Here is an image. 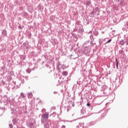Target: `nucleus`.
Segmentation results:
<instances>
[{
	"instance_id": "1",
	"label": "nucleus",
	"mask_w": 128,
	"mask_h": 128,
	"mask_svg": "<svg viewBox=\"0 0 128 128\" xmlns=\"http://www.w3.org/2000/svg\"><path fill=\"white\" fill-rule=\"evenodd\" d=\"M27 126L30 128H36V120L34 118H29L26 122Z\"/></svg>"
},
{
	"instance_id": "2",
	"label": "nucleus",
	"mask_w": 128,
	"mask_h": 128,
	"mask_svg": "<svg viewBox=\"0 0 128 128\" xmlns=\"http://www.w3.org/2000/svg\"><path fill=\"white\" fill-rule=\"evenodd\" d=\"M48 112H45L44 114H42V124H44V122H46V120H48Z\"/></svg>"
},
{
	"instance_id": "3",
	"label": "nucleus",
	"mask_w": 128,
	"mask_h": 128,
	"mask_svg": "<svg viewBox=\"0 0 128 128\" xmlns=\"http://www.w3.org/2000/svg\"><path fill=\"white\" fill-rule=\"evenodd\" d=\"M44 128H50V122H45V123L44 122Z\"/></svg>"
},
{
	"instance_id": "4",
	"label": "nucleus",
	"mask_w": 128,
	"mask_h": 128,
	"mask_svg": "<svg viewBox=\"0 0 128 128\" xmlns=\"http://www.w3.org/2000/svg\"><path fill=\"white\" fill-rule=\"evenodd\" d=\"M60 66H61V68H64V64L60 65V64H58V66H57V68L58 70H62V68L60 67Z\"/></svg>"
},
{
	"instance_id": "5",
	"label": "nucleus",
	"mask_w": 128,
	"mask_h": 128,
	"mask_svg": "<svg viewBox=\"0 0 128 128\" xmlns=\"http://www.w3.org/2000/svg\"><path fill=\"white\" fill-rule=\"evenodd\" d=\"M120 46H124V40H121L120 41Z\"/></svg>"
},
{
	"instance_id": "6",
	"label": "nucleus",
	"mask_w": 128,
	"mask_h": 128,
	"mask_svg": "<svg viewBox=\"0 0 128 128\" xmlns=\"http://www.w3.org/2000/svg\"><path fill=\"white\" fill-rule=\"evenodd\" d=\"M32 96V93L30 92L28 94V98H30Z\"/></svg>"
},
{
	"instance_id": "7",
	"label": "nucleus",
	"mask_w": 128,
	"mask_h": 128,
	"mask_svg": "<svg viewBox=\"0 0 128 128\" xmlns=\"http://www.w3.org/2000/svg\"><path fill=\"white\" fill-rule=\"evenodd\" d=\"M62 74L64 76H68V72H66V71H64L62 72Z\"/></svg>"
},
{
	"instance_id": "8",
	"label": "nucleus",
	"mask_w": 128,
	"mask_h": 128,
	"mask_svg": "<svg viewBox=\"0 0 128 128\" xmlns=\"http://www.w3.org/2000/svg\"><path fill=\"white\" fill-rule=\"evenodd\" d=\"M2 34L4 35V36H6V30H2Z\"/></svg>"
},
{
	"instance_id": "9",
	"label": "nucleus",
	"mask_w": 128,
	"mask_h": 128,
	"mask_svg": "<svg viewBox=\"0 0 128 128\" xmlns=\"http://www.w3.org/2000/svg\"><path fill=\"white\" fill-rule=\"evenodd\" d=\"M20 96H21L22 98H26V95L22 92L20 93Z\"/></svg>"
},
{
	"instance_id": "10",
	"label": "nucleus",
	"mask_w": 128,
	"mask_h": 128,
	"mask_svg": "<svg viewBox=\"0 0 128 128\" xmlns=\"http://www.w3.org/2000/svg\"><path fill=\"white\" fill-rule=\"evenodd\" d=\"M24 77L21 78V83L24 84Z\"/></svg>"
},
{
	"instance_id": "11",
	"label": "nucleus",
	"mask_w": 128,
	"mask_h": 128,
	"mask_svg": "<svg viewBox=\"0 0 128 128\" xmlns=\"http://www.w3.org/2000/svg\"><path fill=\"white\" fill-rule=\"evenodd\" d=\"M96 124V122H91L89 123L90 126H94Z\"/></svg>"
},
{
	"instance_id": "12",
	"label": "nucleus",
	"mask_w": 128,
	"mask_h": 128,
	"mask_svg": "<svg viewBox=\"0 0 128 128\" xmlns=\"http://www.w3.org/2000/svg\"><path fill=\"white\" fill-rule=\"evenodd\" d=\"M76 84H74L72 87V90H76Z\"/></svg>"
},
{
	"instance_id": "13",
	"label": "nucleus",
	"mask_w": 128,
	"mask_h": 128,
	"mask_svg": "<svg viewBox=\"0 0 128 128\" xmlns=\"http://www.w3.org/2000/svg\"><path fill=\"white\" fill-rule=\"evenodd\" d=\"M12 122L14 124H16V123L18 122V121L16 120V119H13L12 120Z\"/></svg>"
},
{
	"instance_id": "14",
	"label": "nucleus",
	"mask_w": 128,
	"mask_h": 128,
	"mask_svg": "<svg viewBox=\"0 0 128 128\" xmlns=\"http://www.w3.org/2000/svg\"><path fill=\"white\" fill-rule=\"evenodd\" d=\"M98 42H99L100 44H102V42H104V40L99 39Z\"/></svg>"
},
{
	"instance_id": "15",
	"label": "nucleus",
	"mask_w": 128,
	"mask_h": 128,
	"mask_svg": "<svg viewBox=\"0 0 128 128\" xmlns=\"http://www.w3.org/2000/svg\"><path fill=\"white\" fill-rule=\"evenodd\" d=\"M90 4H91L90 1H86V6H90Z\"/></svg>"
},
{
	"instance_id": "16",
	"label": "nucleus",
	"mask_w": 128,
	"mask_h": 128,
	"mask_svg": "<svg viewBox=\"0 0 128 128\" xmlns=\"http://www.w3.org/2000/svg\"><path fill=\"white\" fill-rule=\"evenodd\" d=\"M26 72H28V74H30V72H32V70H30V69H27V70H26Z\"/></svg>"
},
{
	"instance_id": "17",
	"label": "nucleus",
	"mask_w": 128,
	"mask_h": 128,
	"mask_svg": "<svg viewBox=\"0 0 128 128\" xmlns=\"http://www.w3.org/2000/svg\"><path fill=\"white\" fill-rule=\"evenodd\" d=\"M116 67L118 70V62H116Z\"/></svg>"
},
{
	"instance_id": "18",
	"label": "nucleus",
	"mask_w": 128,
	"mask_h": 128,
	"mask_svg": "<svg viewBox=\"0 0 128 128\" xmlns=\"http://www.w3.org/2000/svg\"><path fill=\"white\" fill-rule=\"evenodd\" d=\"M112 42V39H110L106 42V44H109V42Z\"/></svg>"
},
{
	"instance_id": "19",
	"label": "nucleus",
	"mask_w": 128,
	"mask_h": 128,
	"mask_svg": "<svg viewBox=\"0 0 128 128\" xmlns=\"http://www.w3.org/2000/svg\"><path fill=\"white\" fill-rule=\"evenodd\" d=\"M125 42L126 43V46L128 44V38L126 39Z\"/></svg>"
},
{
	"instance_id": "20",
	"label": "nucleus",
	"mask_w": 128,
	"mask_h": 128,
	"mask_svg": "<svg viewBox=\"0 0 128 128\" xmlns=\"http://www.w3.org/2000/svg\"><path fill=\"white\" fill-rule=\"evenodd\" d=\"M46 110L44 108L42 109V112H46Z\"/></svg>"
},
{
	"instance_id": "21",
	"label": "nucleus",
	"mask_w": 128,
	"mask_h": 128,
	"mask_svg": "<svg viewBox=\"0 0 128 128\" xmlns=\"http://www.w3.org/2000/svg\"><path fill=\"white\" fill-rule=\"evenodd\" d=\"M122 52H123L122 50H120L119 51V54H122Z\"/></svg>"
},
{
	"instance_id": "22",
	"label": "nucleus",
	"mask_w": 128,
	"mask_h": 128,
	"mask_svg": "<svg viewBox=\"0 0 128 128\" xmlns=\"http://www.w3.org/2000/svg\"><path fill=\"white\" fill-rule=\"evenodd\" d=\"M9 126L10 128H14V126H12V124H9Z\"/></svg>"
},
{
	"instance_id": "23",
	"label": "nucleus",
	"mask_w": 128,
	"mask_h": 128,
	"mask_svg": "<svg viewBox=\"0 0 128 128\" xmlns=\"http://www.w3.org/2000/svg\"><path fill=\"white\" fill-rule=\"evenodd\" d=\"M86 106H90V104L87 103Z\"/></svg>"
},
{
	"instance_id": "24",
	"label": "nucleus",
	"mask_w": 128,
	"mask_h": 128,
	"mask_svg": "<svg viewBox=\"0 0 128 128\" xmlns=\"http://www.w3.org/2000/svg\"><path fill=\"white\" fill-rule=\"evenodd\" d=\"M115 60H116V62H118V58H116Z\"/></svg>"
},
{
	"instance_id": "25",
	"label": "nucleus",
	"mask_w": 128,
	"mask_h": 128,
	"mask_svg": "<svg viewBox=\"0 0 128 128\" xmlns=\"http://www.w3.org/2000/svg\"><path fill=\"white\" fill-rule=\"evenodd\" d=\"M95 10H96V12H98V8H96Z\"/></svg>"
},
{
	"instance_id": "26",
	"label": "nucleus",
	"mask_w": 128,
	"mask_h": 128,
	"mask_svg": "<svg viewBox=\"0 0 128 128\" xmlns=\"http://www.w3.org/2000/svg\"><path fill=\"white\" fill-rule=\"evenodd\" d=\"M62 128H66V126L63 125V126H62Z\"/></svg>"
},
{
	"instance_id": "27",
	"label": "nucleus",
	"mask_w": 128,
	"mask_h": 128,
	"mask_svg": "<svg viewBox=\"0 0 128 128\" xmlns=\"http://www.w3.org/2000/svg\"><path fill=\"white\" fill-rule=\"evenodd\" d=\"M54 94H57V92H54Z\"/></svg>"
},
{
	"instance_id": "28",
	"label": "nucleus",
	"mask_w": 128,
	"mask_h": 128,
	"mask_svg": "<svg viewBox=\"0 0 128 128\" xmlns=\"http://www.w3.org/2000/svg\"><path fill=\"white\" fill-rule=\"evenodd\" d=\"M26 12H23V14H26Z\"/></svg>"
},
{
	"instance_id": "29",
	"label": "nucleus",
	"mask_w": 128,
	"mask_h": 128,
	"mask_svg": "<svg viewBox=\"0 0 128 128\" xmlns=\"http://www.w3.org/2000/svg\"><path fill=\"white\" fill-rule=\"evenodd\" d=\"M126 26H128V22H127V23H126Z\"/></svg>"
},
{
	"instance_id": "30",
	"label": "nucleus",
	"mask_w": 128,
	"mask_h": 128,
	"mask_svg": "<svg viewBox=\"0 0 128 128\" xmlns=\"http://www.w3.org/2000/svg\"><path fill=\"white\" fill-rule=\"evenodd\" d=\"M11 74H14V72H11Z\"/></svg>"
},
{
	"instance_id": "31",
	"label": "nucleus",
	"mask_w": 128,
	"mask_h": 128,
	"mask_svg": "<svg viewBox=\"0 0 128 128\" xmlns=\"http://www.w3.org/2000/svg\"><path fill=\"white\" fill-rule=\"evenodd\" d=\"M108 44V43H106H106L104 44Z\"/></svg>"
},
{
	"instance_id": "32",
	"label": "nucleus",
	"mask_w": 128,
	"mask_h": 128,
	"mask_svg": "<svg viewBox=\"0 0 128 128\" xmlns=\"http://www.w3.org/2000/svg\"><path fill=\"white\" fill-rule=\"evenodd\" d=\"M81 32H84V30H81Z\"/></svg>"
},
{
	"instance_id": "33",
	"label": "nucleus",
	"mask_w": 128,
	"mask_h": 128,
	"mask_svg": "<svg viewBox=\"0 0 128 128\" xmlns=\"http://www.w3.org/2000/svg\"><path fill=\"white\" fill-rule=\"evenodd\" d=\"M72 106H74V104H72Z\"/></svg>"
},
{
	"instance_id": "34",
	"label": "nucleus",
	"mask_w": 128,
	"mask_h": 128,
	"mask_svg": "<svg viewBox=\"0 0 128 128\" xmlns=\"http://www.w3.org/2000/svg\"><path fill=\"white\" fill-rule=\"evenodd\" d=\"M62 70H64V68H62Z\"/></svg>"
}]
</instances>
